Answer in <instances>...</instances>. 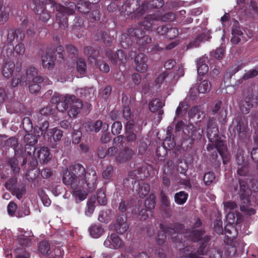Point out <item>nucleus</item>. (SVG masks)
Instances as JSON below:
<instances>
[{
  "label": "nucleus",
  "instance_id": "nucleus-15",
  "mask_svg": "<svg viewBox=\"0 0 258 258\" xmlns=\"http://www.w3.org/2000/svg\"><path fill=\"white\" fill-rule=\"evenodd\" d=\"M39 136L35 134H27L24 137V141L25 143V153L29 156H32V153H34L35 145L38 142Z\"/></svg>",
  "mask_w": 258,
  "mask_h": 258
},
{
  "label": "nucleus",
  "instance_id": "nucleus-27",
  "mask_svg": "<svg viewBox=\"0 0 258 258\" xmlns=\"http://www.w3.org/2000/svg\"><path fill=\"white\" fill-rule=\"evenodd\" d=\"M134 182L135 184L138 183L137 187L135 189L138 195L141 198H144L147 196L150 190V187L149 184L144 182L143 181L137 182L134 181V179H132V183Z\"/></svg>",
  "mask_w": 258,
  "mask_h": 258
},
{
  "label": "nucleus",
  "instance_id": "nucleus-9",
  "mask_svg": "<svg viewBox=\"0 0 258 258\" xmlns=\"http://www.w3.org/2000/svg\"><path fill=\"white\" fill-rule=\"evenodd\" d=\"M239 108L241 112L244 114L248 113L253 107L258 106V98L254 97L252 93L249 91H243V99L239 103Z\"/></svg>",
  "mask_w": 258,
  "mask_h": 258
},
{
  "label": "nucleus",
  "instance_id": "nucleus-10",
  "mask_svg": "<svg viewBox=\"0 0 258 258\" xmlns=\"http://www.w3.org/2000/svg\"><path fill=\"white\" fill-rule=\"evenodd\" d=\"M73 99H76V96L74 95L67 94L63 96L55 93L51 99V102L56 105L58 111L64 112L69 108Z\"/></svg>",
  "mask_w": 258,
  "mask_h": 258
},
{
  "label": "nucleus",
  "instance_id": "nucleus-35",
  "mask_svg": "<svg viewBox=\"0 0 258 258\" xmlns=\"http://www.w3.org/2000/svg\"><path fill=\"white\" fill-rule=\"evenodd\" d=\"M3 1H0V25L6 23L10 16V9L9 7H4Z\"/></svg>",
  "mask_w": 258,
  "mask_h": 258
},
{
  "label": "nucleus",
  "instance_id": "nucleus-39",
  "mask_svg": "<svg viewBox=\"0 0 258 258\" xmlns=\"http://www.w3.org/2000/svg\"><path fill=\"white\" fill-rule=\"evenodd\" d=\"M90 235L93 238H99L104 232L103 228L100 224L92 225L89 228Z\"/></svg>",
  "mask_w": 258,
  "mask_h": 258
},
{
  "label": "nucleus",
  "instance_id": "nucleus-23",
  "mask_svg": "<svg viewBox=\"0 0 258 258\" xmlns=\"http://www.w3.org/2000/svg\"><path fill=\"white\" fill-rule=\"evenodd\" d=\"M25 38L24 32L20 29L9 28L8 30L7 42L12 44L16 38L19 41L22 42Z\"/></svg>",
  "mask_w": 258,
  "mask_h": 258
},
{
  "label": "nucleus",
  "instance_id": "nucleus-37",
  "mask_svg": "<svg viewBox=\"0 0 258 258\" xmlns=\"http://www.w3.org/2000/svg\"><path fill=\"white\" fill-rule=\"evenodd\" d=\"M11 193L13 196H15L18 199L21 200L26 193V188L25 184H18L11 191Z\"/></svg>",
  "mask_w": 258,
  "mask_h": 258
},
{
  "label": "nucleus",
  "instance_id": "nucleus-28",
  "mask_svg": "<svg viewBox=\"0 0 258 258\" xmlns=\"http://www.w3.org/2000/svg\"><path fill=\"white\" fill-rule=\"evenodd\" d=\"M73 190V195L76 199L80 201L84 200L88 195V188L81 183L78 184L76 187L70 186Z\"/></svg>",
  "mask_w": 258,
  "mask_h": 258
},
{
  "label": "nucleus",
  "instance_id": "nucleus-25",
  "mask_svg": "<svg viewBox=\"0 0 258 258\" xmlns=\"http://www.w3.org/2000/svg\"><path fill=\"white\" fill-rule=\"evenodd\" d=\"M54 54L55 52L54 51H50V50H47L46 54L42 56V65L44 69L48 70H51L53 69L54 67Z\"/></svg>",
  "mask_w": 258,
  "mask_h": 258
},
{
  "label": "nucleus",
  "instance_id": "nucleus-62",
  "mask_svg": "<svg viewBox=\"0 0 258 258\" xmlns=\"http://www.w3.org/2000/svg\"><path fill=\"white\" fill-rule=\"evenodd\" d=\"M114 172L113 167L111 165L107 166L102 172V177L107 180H110Z\"/></svg>",
  "mask_w": 258,
  "mask_h": 258
},
{
  "label": "nucleus",
  "instance_id": "nucleus-31",
  "mask_svg": "<svg viewBox=\"0 0 258 258\" xmlns=\"http://www.w3.org/2000/svg\"><path fill=\"white\" fill-rule=\"evenodd\" d=\"M134 154L133 150L126 148L121 151L116 157V161L118 163H125L130 160Z\"/></svg>",
  "mask_w": 258,
  "mask_h": 258
},
{
  "label": "nucleus",
  "instance_id": "nucleus-61",
  "mask_svg": "<svg viewBox=\"0 0 258 258\" xmlns=\"http://www.w3.org/2000/svg\"><path fill=\"white\" fill-rule=\"evenodd\" d=\"M95 198H91L87 203V207L86 209V214L91 215L94 212L95 209Z\"/></svg>",
  "mask_w": 258,
  "mask_h": 258
},
{
  "label": "nucleus",
  "instance_id": "nucleus-60",
  "mask_svg": "<svg viewBox=\"0 0 258 258\" xmlns=\"http://www.w3.org/2000/svg\"><path fill=\"white\" fill-rule=\"evenodd\" d=\"M211 88V84L208 80H204L199 85L198 90L200 93H206Z\"/></svg>",
  "mask_w": 258,
  "mask_h": 258
},
{
  "label": "nucleus",
  "instance_id": "nucleus-29",
  "mask_svg": "<svg viewBox=\"0 0 258 258\" xmlns=\"http://www.w3.org/2000/svg\"><path fill=\"white\" fill-rule=\"evenodd\" d=\"M69 107L70 109L69 110L68 114L70 117H74L80 113L83 107V103L79 99L76 97V99H73L71 102Z\"/></svg>",
  "mask_w": 258,
  "mask_h": 258
},
{
  "label": "nucleus",
  "instance_id": "nucleus-34",
  "mask_svg": "<svg viewBox=\"0 0 258 258\" xmlns=\"http://www.w3.org/2000/svg\"><path fill=\"white\" fill-rule=\"evenodd\" d=\"M102 126V122L98 120L95 122L88 121L84 124V127L87 132H94L98 133L100 131Z\"/></svg>",
  "mask_w": 258,
  "mask_h": 258
},
{
  "label": "nucleus",
  "instance_id": "nucleus-20",
  "mask_svg": "<svg viewBox=\"0 0 258 258\" xmlns=\"http://www.w3.org/2000/svg\"><path fill=\"white\" fill-rule=\"evenodd\" d=\"M105 247L111 249H118L123 246V243L121 238L115 233H112L107 236L104 242Z\"/></svg>",
  "mask_w": 258,
  "mask_h": 258
},
{
  "label": "nucleus",
  "instance_id": "nucleus-21",
  "mask_svg": "<svg viewBox=\"0 0 258 258\" xmlns=\"http://www.w3.org/2000/svg\"><path fill=\"white\" fill-rule=\"evenodd\" d=\"M136 70L138 72H144L148 68L147 63L148 57L146 54L143 53H139L135 58Z\"/></svg>",
  "mask_w": 258,
  "mask_h": 258
},
{
  "label": "nucleus",
  "instance_id": "nucleus-3",
  "mask_svg": "<svg viewBox=\"0 0 258 258\" xmlns=\"http://www.w3.org/2000/svg\"><path fill=\"white\" fill-rule=\"evenodd\" d=\"M86 170L80 164H75L69 166L63 171L62 182L67 186L76 187L83 179Z\"/></svg>",
  "mask_w": 258,
  "mask_h": 258
},
{
  "label": "nucleus",
  "instance_id": "nucleus-38",
  "mask_svg": "<svg viewBox=\"0 0 258 258\" xmlns=\"http://www.w3.org/2000/svg\"><path fill=\"white\" fill-rule=\"evenodd\" d=\"M48 140L52 138L54 142H57L61 139L62 137V131L56 127L49 130L47 133Z\"/></svg>",
  "mask_w": 258,
  "mask_h": 258
},
{
  "label": "nucleus",
  "instance_id": "nucleus-53",
  "mask_svg": "<svg viewBox=\"0 0 258 258\" xmlns=\"http://www.w3.org/2000/svg\"><path fill=\"white\" fill-rule=\"evenodd\" d=\"M197 72L199 75L203 76L208 72L209 67L207 64L203 63L201 58L197 61Z\"/></svg>",
  "mask_w": 258,
  "mask_h": 258
},
{
  "label": "nucleus",
  "instance_id": "nucleus-1",
  "mask_svg": "<svg viewBox=\"0 0 258 258\" xmlns=\"http://www.w3.org/2000/svg\"><path fill=\"white\" fill-rule=\"evenodd\" d=\"M237 174L245 178H239L238 184L234 186L235 191L238 192L241 202L240 211L247 215H254L255 210L250 206H258V176L256 179H250L252 173L249 163L240 165L237 167Z\"/></svg>",
  "mask_w": 258,
  "mask_h": 258
},
{
  "label": "nucleus",
  "instance_id": "nucleus-63",
  "mask_svg": "<svg viewBox=\"0 0 258 258\" xmlns=\"http://www.w3.org/2000/svg\"><path fill=\"white\" fill-rule=\"evenodd\" d=\"M18 184L17 178L13 177L6 182L5 186L7 189L11 191Z\"/></svg>",
  "mask_w": 258,
  "mask_h": 258
},
{
  "label": "nucleus",
  "instance_id": "nucleus-48",
  "mask_svg": "<svg viewBox=\"0 0 258 258\" xmlns=\"http://www.w3.org/2000/svg\"><path fill=\"white\" fill-rule=\"evenodd\" d=\"M19 161L16 157H12L8 160V165L11 168L14 174H17L20 172V167L18 166Z\"/></svg>",
  "mask_w": 258,
  "mask_h": 258
},
{
  "label": "nucleus",
  "instance_id": "nucleus-45",
  "mask_svg": "<svg viewBox=\"0 0 258 258\" xmlns=\"http://www.w3.org/2000/svg\"><path fill=\"white\" fill-rule=\"evenodd\" d=\"M78 11L82 14H87L91 9V5L85 0H80L77 4Z\"/></svg>",
  "mask_w": 258,
  "mask_h": 258
},
{
  "label": "nucleus",
  "instance_id": "nucleus-64",
  "mask_svg": "<svg viewBox=\"0 0 258 258\" xmlns=\"http://www.w3.org/2000/svg\"><path fill=\"white\" fill-rule=\"evenodd\" d=\"M22 126L26 132L28 133L32 131L33 124L31 120L29 117H25L23 119Z\"/></svg>",
  "mask_w": 258,
  "mask_h": 258
},
{
  "label": "nucleus",
  "instance_id": "nucleus-57",
  "mask_svg": "<svg viewBox=\"0 0 258 258\" xmlns=\"http://www.w3.org/2000/svg\"><path fill=\"white\" fill-rule=\"evenodd\" d=\"M87 65L85 61L82 58H80L77 61V70L80 75H84L86 73Z\"/></svg>",
  "mask_w": 258,
  "mask_h": 258
},
{
  "label": "nucleus",
  "instance_id": "nucleus-50",
  "mask_svg": "<svg viewBox=\"0 0 258 258\" xmlns=\"http://www.w3.org/2000/svg\"><path fill=\"white\" fill-rule=\"evenodd\" d=\"M127 33L131 36L135 37L137 41L145 34V32L140 27L130 28L127 30Z\"/></svg>",
  "mask_w": 258,
  "mask_h": 258
},
{
  "label": "nucleus",
  "instance_id": "nucleus-55",
  "mask_svg": "<svg viewBox=\"0 0 258 258\" xmlns=\"http://www.w3.org/2000/svg\"><path fill=\"white\" fill-rule=\"evenodd\" d=\"M13 48L16 55V58H19L23 56L25 52V47L22 42H19Z\"/></svg>",
  "mask_w": 258,
  "mask_h": 258
},
{
  "label": "nucleus",
  "instance_id": "nucleus-59",
  "mask_svg": "<svg viewBox=\"0 0 258 258\" xmlns=\"http://www.w3.org/2000/svg\"><path fill=\"white\" fill-rule=\"evenodd\" d=\"M17 240L20 245V247H28L31 245V239L28 237L24 235L19 236L18 237Z\"/></svg>",
  "mask_w": 258,
  "mask_h": 258
},
{
  "label": "nucleus",
  "instance_id": "nucleus-8",
  "mask_svg": "<svg viewBox=\"0 0 258 258\" xmlns=\"http://www.w3.org/2000/svg\"><path fill=\"white\" fill-rule=\"evenodd\" d=\"M21 68L20 67L16 68V71L15 75L12 79V85L13 87H15L20 85L22 86L24 83L29 81L30 79L33 80V78H35L37 76L38 71L37 69L33 67H30L28 68L26 71V77L22 76L20 73Z\"/></svg>",
  "mask_w": 258,
  "mask_h": 258
},
{
  "label": "nucleus",
  "instance_id": "nucleus-14",
  "mask_svg": "<svg viewBox=\"0 0 258 258\" xmlns=\"http://www.w3.org/2000/svg\"><path fill=\"white\" fill-rule=\"evenodd\" d=\"M97 176L95 170H89L85 172L81 184L86 186L88 191H93L97 187Z\"/></svg>",
  "mask_w": 258,
  "mask_h": 258
},
{
  "label": "nucleus",
  "instance_id": "nucleus-4",
  "mask_svg": "<svg viewBox=\"0 0 258 258\" xmlns=\"http://www.w3.org/2000/svg\"><path fill=\"white\" fill-rule=\"evenodd\" d=\"M49 4L53 8V11L56 10L57 13L56 15V19L57 21L59 27L63 30L68 27V16L73 14L77 5L74 2H69L64 7L60 4H57L53 0H49Z\"/></svg>",
  "mask_w": 258,
  "mask_h": 258
},
{
  "label": "nucleus",
  "instance_id": "nucleus-56",
  "mask_svg": "<svg viewBox=\"0 0 258 258\" xmlns=\"http://www.w3.org/2000/svg\"><path fill=\"white\" fill-rule=\"evenodd\" d=\"M205 233L204 230H196L192 229L190 233V236L194 241L198 242L201 240H202L203 235Z\"/></svg>",
  "mask_w": 258,
  "mask_h": 258
},
{
  "label": "nucleus",
  "instance_id": "nucleus-26",
  "mask_svg": "<svg viewBox=\"0 0 258 258\" xmlns=\"http://www.w3.org/2000/svg\"><path fill=\"white\" fill-rule=\"evenodd\" d=\"M95 41L102 42L106 46H111L114 40L109 32L105 31H98L94 36Z\"/></svg>",
  "mask_w": 258,
  "mask_h": 258
},
{
  "label": "nucleus",
  "instance_id": "nucleus-6",
  "mask_svg": "<svg viewBox=\"0 0 258 258\" xmlns=\"http://www.w3.org/2000/svg\"><path fill=\"white\" fill-rule=\"evenodd\" d=\"M228 130L231 135L236 136V134L240 140L246 138L248 131V121L243 115L238 114L232 119Z\"/></svg>",
  "mask_w": 258,
  "mask_h": 258
},
{
  "label": "nucleus",
  "instance_id": "nucleus-32",
  "mask_svg": "<svg viewBox=\"0 0 258 258\" xmlns=\"http://www.w3.org/2000/svg\"><path fill=\"white\" fill-rule=\"evenodd\" d=\"M84 54L88 57V60L92 63L97 62V57L99 55V51L93 47L88 46L84 48Z\"/></svg>",
  "mask_w": 258,
  "mask_h": 258
},
{
  "label": "nucleus",
  "instance_id": "nucleus-19",
  "mask_svg": "<svg viewBox=\"0 0 258 258\" xmlns=\"http://www.w3.org/2000/svg\"><path fill=\"white\" fill-rule=\"evenodd\" d=\"M213 159H216L218 157V153L221 156L223 160V163L225 165L230 162V155L228 152L227 146L225 143L215 149L214 151L210 152Z\"/></svg>",
  "mask_w": 258,
  "mask_h": 258
},
{
  "label": "nucleus",
  "instance_id": "nucleus-52",
  "mask_svg": "<svg viewBox=\"0 0 258 258\" xmlns=\"http://www.w3.org/2000/svg\"><path fill=\"white\" fill-rule=\"evenodd\" d=\"M120 44L124 49H127L132 45V40L128 33H123L121 35Z\"/></svg>",
  "mask_w": 258,
  "mask_h": 258
},
{
  "label": "nucleus",
  "instance_id": "nucleus-22",
  "mask_svg": "<svg viewBox=\"0 0 258 258\" xmlns=\"http://www.w3.org/2000/svg\"><path fill=\"white\" fill-rule=\"evenodd\" d=\"M165 104L162 102L161 99L158 98H155L152 99L149 103V109L152 112H158V117L159 121H160L162 119V116L164 113V111L162 107L164 106Z\"/></svg>",
  "mask_w": 258,
  "mask_h": 258
},
{
  "label": "nucleus",
  "instance_id": "nucleus-41",
  "mask_svg": "<svg viewBox=\"0 0 258 258\" xmlns=\"http://www.w3.org/2000/svg\"><path fill=\"white\" fill-rule=\"evenodd\" d=\"M156 205V197L155 195L151 194L145 200L144 206L145 209H147L149 212L151 214L153 213V210L154 209Z\"/></svg>",
  "mask_w": 258,
  "mask_h": 258
},
{
  "label": "nucleus",
  "instance_id": "nucleus-13",
  "mask_svg": "<svg viewBox=\"0 0 258 258\" xmlns=\"http://www.w3.org/2000/svg\"><path fill=\"white\" fill-rule=\"evenodd\" d=\"M227 217V219H230L231 220V221H229L228 223L225 226L224 233L227 240L232 242L238 235L237 230L232 224L235 223L236 224H238V219L236 218L235 220L234 213L230 212L228 214Z\"/></svg>",
  "mask_w": 258,
  "mask_h": 258
},
{
  "label": "nucleus",
  "instance_id": "nucleus-40",
  "mask_svg": "<svg viewBox=\"0 0 258 258\" xmlns=\"http://www.w3.org/2000/svg\"><path fill=\"white\" fill-rule=\"evenodd\" d=\"M113 216V212L110 209H106L101 211L98 216V220L102 223H107L112 219Z\"/></svg>",
  "mask_w": 258,
  "mask_h": 258
},
{
  "label": "nucleus",
  "instance_id": "nucleus-16",
  "mask_svg": "<svg viewBox=\"0 0 258 258\" xmlns=\"http://www.w3.org/2000/svg\"><path fill=\"white\" fill-rule=\"evenodd\" d=\"M183 134L187 139H190L191 141L200 140L203 134V131L200 128H197L194 125L190 124L186 125L183 129Z\"/></svg>",
  "mask_w": 258,
  "mask_h": 258
},
{
  "label": "nucleus",
  "instance_id": "nucleus-36",
  "mask_svg": "<svg viewBox=\"0 0 258 258\" xmlns=\"http://www.w3.org/2000/svg\"><path fill=\"white\" fill-rule=\"evenodd\" d=\"M172 127L170 126L167 128L166 137L164 141V144L167 145L169 149H172L176 145L173 135L172 134Z\"/></svg>",
  "mask_w": 258,
  "mask_h": 258
},
{
  "label": "nucleus",
  "instance_id": "nucleus-24",
  "mask_svg": "<svg viewBox=\"0 0 258 258\" xmlns=\"http://www.w3.org/2000/svg\"><path fill=\"white\" fill-rule=\"evenodd\" d=\"M159 21V17L157 13L148 15L144 20L140 22V25L144 27L146 30L152 31L153 27L156 25V23Z\"/></svg>",
  "mask_w": 258,
  "mask_h": 258
},
{
  "label": "nucleus",
  "instance_id": "nucleus-47",
  "mask_svg": "<svg viewBox=\"0 0 258 258\" xmlns=\"http://www.w3.org/2000/svg\"><path fill=\"white\" fill-rule=\"evenodd\" d=\"M15 258H29L30 254L25 248L21 247H16L13 251Z\"/></svg>",
  "mask_w": 258,
  "mask_h": 258
},
{
  "label": "nucleus",
  "instance_id": "nucleus-54",
  "mask_svg": "<svg viewBox=\"0 0 258 258\" xmlns=\"http://www.w3.org/2000/svg\"><path fill=\"white\" fill-rule=\"evenodd\" d=\"M50 246L47 241L42 240L39 242L38 245V250L43 255H46L48 254V252L50 251Z\"/></svg>",
  "mask_w": 258,
  "mask_h": 258
},
{
  "label": "nucleus",
  "instance_id": "nucleus-7",
  "mask_svg": "<svg viewBox=\"0 0 258 258\" xmlns=\"http://www.w3.org/2000/svg\"><path fill=\"white\" fill-rule=\"evenodd\" d=\"M207 137L210 144H209L207 147V150L209 152L214 151L216 148L222 146L224 142L221 140L219 135L218 128L209 122L207 124Z\"/></svg>",
  "mask_w": 258,
  "mask_h": 258
},
{
  "label": "nucleus",
  "instance_id": "nucleus-46",
  "mask_svg": "<svg viewBox=\"0 0 258 258\" xmlns=\"http://www.w3.org/2000/svg\"><path fill=\"white\" fill-rule=\"evenodd\" d=\"M157 14H158L159 21L162 22H172L176 18V14L172 12L164 14H162L161 13L158 12Z\"/></svg>",
  "mask_w": 258,
  "mask_h": 258
},
{
  "label": "nucleus",
  "instance_id": "nucleus-42",
  "mask_svg": "<svg viewBox=\"0 0 258 258\" xmlns=\"http://www.w3.org/2000/svg\"><path fill=\"white\" fill-rule=\"evenodd\" d=\"M137 42L139 45L140 50L143 51L148 44L152 42V38L150 36L144 34L137 40Z\"/></svg>",
  "mask_w": 258,
  "mask_h": 258
},
{
  "label": "nucleus",
  "instance_id": "nucleus-43",
  "mask_svg": "<svg viewBox=\"0 0 258 258\" xmlns=\"http://www.w3.org/2000/svg\"><path fill=\"white\" fill-rule=\"evenodd\" d=\"M211 239V236L206 235L202 239V242L197 250L198 254L205 255L208 251L207 245Z\"/></svg>",
  "mask_w": 258,
  "mask_h": 258
},
{
  "label": "nucleus",
  "instance_id": "nucleus-12",
  "mask_svg": "<svg viewBox=\"0 0 258 258\" xmlns=\"http://www.w3.org/2000/svg\"><path fill=\"white\" fill-rule=\"evenodd\" d=\"M109 228L118 234H124L129 228L126 217L123 215H118L109 225Z\"/></svg>",
  "mask_w": 258,
  "mask_h": 258
},
{
  "label": "nucleus",
  "instance_id": "nucleus-58",
  "mask_svg": "<svg viewBox=\"0 0 258 258\" xmlns=\"http://www.w3.org/2000/svg\"><path fill=\"white\" fill-rule=\"evenodd\" d=\"M30 214L29 207L27 204H24L19 209L16 213V216L18 217H23L28 216Z\"/></svg>",
  "mask_w": 258,
  "mask_h": 258
},
{
  "label": "nucleus",
  "instance_id": "nucleus-51",
  "mask_svg": "<svg viewBox=\"0 0 258 258\" xmlns=\"http://www.w3.org/2000/svg\"><path fill=\"white\" fill-rule=\"evenodd\" d=\"M216 175L214 172L209 171L206 172L203 177V180L205 185L208 186L215 183Z\"/></svg>",
  "mask_w": 258,
  "mask_h": 258
},
{
  "label": "nucleus",
  "instance_id": "nucleus-17",
  "mask_svg": "<svg viewBox=\"0 0 258 258\" xmlns=\"http://www.w3.org/2000/svg\"><path fill=\"white\" fill-rule=\"evenodd\" d=\"M105 54L113 64H116L118 62L124 63L126 61V55L122 50H118L114 53L110 49H107Z\"/></svg>",
  "mask_w": 258,
  "mask_h": 258
},
{
  "label": "nucleus",
  "instance_id": "nucleus-44",
  "mask_svg": "<svg viewBox=\"0 0 258 258\" xmlns=\"http://www.w3.org/2000/svg\"><path fill=\"white\" fill-rule=\"evenodd\" d=\"M244 66L242 63L240 64H235L233 65L226 73L224 79L230 80L232 76L237 72L240 70Z\"/></svg>",
  "mask_w": 258,
  "mask_h": 258
},
{
  "label": "nucleus",
  "instance_id": "nucleus-2",
  "mask_svg": "<svg viewBox=\"0 0 258 258\" xmlns=\"http://www.w3.org/2000/svg\"><path fill=\"white\" fill-rule=\"evenodd\" d=\"M160 231L158 232L157 242L159 245L163 244L166 240L167 234L171 237L175 242H181L179 236L185 231L184 225L182 224L175 223H166L159 225Z\"/></svg>",
  "mask_w": 258,
  "mask_h": 258
},
{
  "label": "nucleus",
  "instance_id": "nucleus-5",
  "mask_svg": "<svg viewBox=\"0 0 258 258\" xmlns=\"http://www.w3.org/2000/svg\"><path fill=\"white\" fill-rule=\"evenodd\" d=\"M148 4L146 1L141 4L140 0H126L119 10L124 15L129 16L133 14L134 18H139L146 13Z\"/></svg>",
  "mask_w": 258,
  "mask_h": 258
},
{
  "label": "nucleus",
  "instance_id": "nucleus-49",
  "mask_svg": "<svg viewBox=\"0 0 258 258\" xmlns=\"http://www.w3.org/2000/svg\"><path fill=\"white\" fill-rule=\"evenodd\" d=\"M188 196V194L184 191H180L176 192L174 196L175 202L178 205H183L186 202Z\"/></svg>",
  "mask_w": 258,
  "mask_h": 258
},
{
  "label": "nucleus",
  "instance_id": "nucleus-33",
  "mask_svg": "<svg viewBox=\"0 0 258 258\" xmlns=\"http://www.w3.org/2000/svg\"><path fill=\"white\" fill-rule=\"evenodd\" d=\"M15 64L13 61H7L3 65L2 74L6 79L10 78L13 74Z\"/></svg>",
  "mask_w": 258,
  "mask_h": 258
},
{
  "label": "nucleus",
  "instance_id": "nucleus-30",
  "mask_svg": "<svg viewBox=\"0 0 258 258\" xmlns=\"http://www.w3.org/2000/svg\"><path fill=\"white\" fill-rule=\"evenodd\" d=\"M45 79L41 76H36L33 78L31 84L29 86V89L31 93L37 94L41 89V84L45 82Z\"/></svg>",
  "mask_w": 258,
  "mask_h": 258
},
{
  "label": "nucleus",
  "instance_id": "nucleus-11",
  "mask_svg": "<svg viewBox=\"0 0 258 258\" xmlns=\"http://www.w3.org/2000/svg\"><path fill=\"white\" fill-rule=\"evenodd\" d=\"M30 1L34 5L33 11L39 19L44 23H47L50 18V13L46 10L45 7L47 0Z\"/></svg>",
  "mask_w": 258,
  "mask_h": 258
},
{
  "label": "nucleus",
  "instance_id": "nucleus-18",
  "mask_svg": "<svg viewBox=\"0 0 258 258\" xmlns=\"http://www.w3.org/2000/svg\"><path fill=\"white\" fill-rule=\"evenodd\" d=\"M34 153H32L35 158H37L40 163L45 164L47 163L51 159L49 149L46 147L36 148Z\"/></svg>",
  "mask_w": 258,
  "mask_h": 258
}]
</instances>
